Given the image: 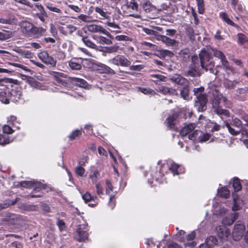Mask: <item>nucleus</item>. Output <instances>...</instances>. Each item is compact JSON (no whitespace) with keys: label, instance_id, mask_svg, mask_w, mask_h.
<instances>
[{"label":"nucleus","instance_id":"obj_1","mask_svg":"<svg viewBox=\"0 0 248 248\" xmlns=\"http://www.w3.org/2000/svg\"><path fill=\"white\" fill-rule=\"evenodd\" d=\"M12 79H0V100L4 104H8L10 100L17 102L21 97V88L17 85H13Z\"/></svg>","mask_w":248,"mask_h":248},{"label":"nucleus","instance_id":"obj_2","mask_svg":"<svg viewBox=\"0 0 248 248\" xmlns=\"http://www.w3.org/2000/svg\"><path fill=\"white\" fill-rule=\"evenodd\" d=\"M209 54H213L216 57L220 59L221 62L226 58L222 51L216 48H211L207 50L204 49L201 51L199 57L202 68L205 71L209 70L211 73H214V62L211 60Z\"/></svg>","mask_w":248,"mask_h":248},{"label":"nucleus","instance_id":"obj_3","mask_svg":"<svg viewBox=\"0 0 248 248\" xmlns=\"http://www.w3.org/2000/svg\"><path fill=\"white\" fill-rule=\"evenodd\" d=\"M212 90H213L212 94L214 96L212 104L215 109V112L218 115H224L229 116V111L220 108L219 105L221 103L224 106L230 108L231 106V102L225 96H224L219 93L217 87L213 86Z\"/></svg>","mask_w":248,"mask_h":248},{"label":"nucleus","instance_id":"obj_4","mask_svg":"<svg viewBox=\"0 0 248 248\" xmlns=\"http://www.w3.org/2000/svg\"><path fill=\"white\" fill-rule=\"evenodd\" d=\"M199 59L198 56L192 57V63L189 66L187 75L191 77H199L201 75L199 69Z\"/></svg>","mask_w":248,"mask_h":248},{"label":"nucleus","instance_id":"obj_5","mask_svg":"<svg viewBox=\"0 0 248 248\" xmlns=\"http://www.w3.org/2000/svg\"><path fill=\"white\" fill-rule=\"evenodd\" d=\"M108 62L110 63L122 66H128L131 64L130 61L124 56L121 55H117L114 58L109 59Z\"/></svg>","mask_w":248,"mask_h":248},{"label":"nucleus","instance_id":"obj_6","mask_svg":"<svg viewBox=\"0 0 248 248\" xmlns=\"http://www.w3.org/2000/svg\"><path fill=\"white\" fill-rule=\"evenodd\" d=\"M88 30L91 32L102 33L110 38H113L111 34L100 25L90 24L87 26Z\"/></svg>","mask_w":248,"mask_h":248},{"label":"nucleus","instance_id":"obj_7","mask_svg":"<svg viewBox=\"0 0 248 248\" xmlns=\"http://www.w3.org/2000/svg\"><path fill=\"white\" fill-rule=\"evenodd\" d=\"M245 230V225L243 224H235L232 232V237L235 241L239 240L242 237Z\"/></svg>","mask_w":248,"mask_h":248},{"label":"nucleus","instance_id":"obj_8","mask_svg":"<svg viewBox=\"0 0 248 248\" xmlns=\"http://www.w3.org/2000/svg\"><path fill=\"white\" fill-rule=\"evenodd\" d=\"M21 31L28 36H31L34 25L28 21H22L20 23Z\"/></svg>","mask_w":248,"mask_h":248},{"label":"nucleus","instance_id":"obj_9","mask_svg":"<svg viewBox=\"0 0 248 248\" xmlns=\"http://www.w3.org/2000/svg\"><path fill=\"white\" fill-rule=\"evenodd\" d=\"M155 39L157 41H160L165 44L167 46H177L178 42L166 36L160 35L155 36Z\"/></svg>","mask_w":248,"mask_h":248},{"label":"nucleus","instance_id":"obj_10","mask_svg":"<svg viewBox=\"0 0 248 248\" xmlns=\"http://www.w3.org/2000/svg\"><path fill=\"white\" fill-rule=\"evenodd\" d=\"M218 237L222 241L227 240L230 232L229 229L224 226H219L217 229Z\"/></svg>","mask_w":248,"mask_h":248},{"label":"nucleus","instance_id":"obj_11","mask_svg":"<svg viewBox=\"0 0 248 248\" xmlns=\"http://www.w3.org/2000/svg\"><path fill=\"white\" fill-rule=\"evenodd\" d=\"M197 100L196 101L195 105L199 106V110L203 111L206 109L205 104L207 102V99L205 95L200 93L197 95Z\"/></svg>","mask_w":248,"mask_h":248},{"label":"nucleus","instance_id":"obj_12","mask_svg":"<svg viewBox=\"0 0 248 248\" xmlns=\"http://www.w3.org/2000/svg\"><path fill=\"white\" fill-rule=\"evenodd\" d=\"M199 135V138L200 140H209L211 139V136L208 133H202L201 131L199 130H195L192 133L189 134L188 136V138L190 139L191 138H196L197 136Z\"/></svg>","mask_w":248,"mask_h":248},{"label":"nucleus","instance_id":"obj_13","mask_svg":"<svg viewBox=\"0 0 248 248\" xmlns=\"http://www.w3.org/2000/svg\"><path fill=\"white\" fill-rule=\"evenodd\" d=\"M88 234L86 231L82 230L81 226L78 228L75 238L78 241H84L88 238Z\"/></svg>","mask_w":248,"mask_h":248},{"label":"nucleus","instance_id":"obj_14","mask_svg":"<svg viewBox=\"0 0 248 248\" xmlns=\"http://www.w3.org/2000/svg\"><path fill=\"white\" fill-rule=\"evenodd\" d=\"M105 24L111 28L109 29L111 32H115L116 33L121 32L119 25L116 23L111 21L110 19V17L108 18V19H107V21L105 23Z\"/></svg>","mask_w":248,"mask_h":248},{"label":"nucleus","instance_id":"obj_15","mask_svg":"<svg viewBox=\"0 0 248 248\" xmlns=\"http://www.w3.org/2000/svg\"><path fill=\"white\" fill-rule=\"evenodd\" d=\"M195 128V124H190L182 128L179 133L181 138H183L189 134Z\"/></svg>","mask_w":248,"mask_h":248},{"label":"nucleus","instance_id":"obj_16","mask_svg":"<svg viewBox=\"0 0 248 248\" xmlns=\"http://www.w3.org/2000/svg\"><path fill=\"white\" fill-rule=\"evenodd\" d=\"M156 91L164 95H173L176 94V91L175 90L165 86L158 87Z\"/></svg>","mask_w":248,"mask_h":248},{"label":"nucleus","instance_id":"obj_17","mask_svg":"<svg viewBox=\"0 0 248 248\" xmlns=\"http://www.w3.org/2000/svg\"><path fill=\"white\" fill-rule=\"evenodd\" d=\"M176 118L177 115L176 114H173L167 119V126L170 129L174 130H176L177 129V128L175 126V124H176Z\"/></svg>","mask_w":248,"mask_h":248},{"label":"nucleus","instance_id":"obj_18","mask_svg":"<svg viewBox=\"0 0 248 248\" xmlns=\"http://www.w3.org/2000/svg\"><path fill=\"white\" fill-rule=\"evenodd\" d=\"M46 31V30L42 27H37L34 25L31 32V36L34 35L39 37L43 35Z\"/></svg>","mask_w":248,"mask_h":248},{"label":"nucleus","instance_id":"obj_19","mask_svg":"<svg viewBox=\"0 0 248 248\" xmlns=\"http://www.w3.org/2000/svg\"><path fill=\"white\" fill-rule=\"evenodd\" d=\"M221 62V67L227 73L234 72V69L230 65L229 62L226 58L225 59H223Z\"/></svg>","mask_w":248,"mask_h":248},{"label":"nucleus","instance_id":"obj_20","mask_svg":"<svg viewBox=\"0 0 248 248\" xmlns=\"http://www.w3.org/2000/svg\"><path fill=\"white\" fill-rule=\"evenodd\" d=\"M15 51L25 58H31L33 56L32 53L29 50L17 48L15 49Z\"/></svg>","mask_w":248,"mask_h":248},{"label":"nucleus","instance_id":"obj_21","mask_svg":"<svg viewBox=\"0 0 248 248\" xmlns=\"http://www.w3.org/2000/svg\"><path fill=\"white\" fill-rule=\"evenodd\" d=\"M171 79L173 82L180 85L185 84L187 82V80L186 78H183L179 75L173 76Z\"/></svg>","mask_w":248,"mask_h":248},{"label":"nucleus","instance_id":"obj_22","mask_svg":"<svg viewBox=\"0 0 248 248\" xmlns=\"http://www.w3.org/2000/svg\"><path fill=\"white\" fill-rule=\"evenodd\" d=\"M181 97L185 100H188L190 99L189 96V89L187 85H185L180 91Z\"/></svg>","mask_w":248,"mask_h":248},{"label":"nucleus","instance_id":"obj_23","mask_svg":"<svg viewBox=\"0 0 248 248\" xmlns=\"http://www.w3.org/2000/svg\"><path fill=\"white\" fill-rule=\"evenodd\" d=\"M218 194L219 196L228 198L230 196L229 190L226 187H221L218 189Z\"/></svg>","mask_w":248,"mask_h":248},{"label":"nucleus","instance_id":"obj_24","mask_svg":"<svg viewBox=\"0 0 248 248\" xmlns=\"http://www.w3.org/2000/svg\"><path fill=\"white\" fill-rule=\"evenodd\" d=\"M138 91H140L145 94L155 95L156 94L155 91L150 88L138 87Z\"/></svg>","mask_w":248,"mask_h":248},{"label":"nucleus","instance_id":"obj_25","mask_svg":"<svg viewBox=\"0 0 248 248\" xmlns=\"http://www.w3.org/2000/svg\"><path fill=\"white\" fill-rule=\"evenodd\" d=\"M46 6L47 9L52 12L58 13L59 14H62V10L60 9L55 7L52 3H47L46 4Z\"/></svg>","mask_w":248,"mask_h":248},{"label":"nucleus","instance_id":"obj_26","mask_svg":"<svg viewBox=\"0 0 248 248\" xmlns=\"http://www.w3.org/2000/svg\"><path fill=\"white\" fill-rule=\"evenodd\" d=\"M96 40L97 42L100 44L110 45L112 44L111 40L106 38L102 36H99L97 37Z\"/></svg>","mask_w":248,"mask_h":248},{"label":"nucleus","instance_id":"obj_27","mask_svg":"<svg viewBox=\"0 0 248 248\" xmlns=\"http://www.w3.org/2000/svg\"><path fill=\"white\" fill-rule=\"evenodd\" d=\"M211 247L213 245H217V240L216 237L214 236H210L208 237L205 241Z\"/></svg>","mask_w":248,"mask_h":248},{"label":"nucleus","instance_id":"obj_28","mask_svg":"<svg viewBox=\"0 0 248 248\" xmlns=\"http://www.w3.org/2000/svg\"><path fill=\"white\" fill-rule=\"evenodd\" d=\"M220 17L227 24L234 26V23L230 19L228 16L225 13H221L219 14Z\"/></svg>","mask_w":248,"mask_h":248},{"label":"nucleus","instance_id":"obj_29","mask_svg":"<svg viewBox=\"0 0 248 248\" xmlns=\"http://www.w3.org/2000/svg\"><path fill=\"white\" fill-rule=\"evenodd\" d=\"M74 81L78 86L80 87L85 88L87 86V82L83 79L75 78H74Z\"/></svg>","mask_w":248,"mask_h":248},{"label":"nucleus","instance_id":"obj_30","mask_svg":"<svg viewBox=\"0 0 248 248\" xmlns=\"http://www.w3.org/2000/svg\"><path fill=\"white\" fill-rule=\"evenodd\" d=\"M82 40L87 46L92 48L97 49V46L94 43H92L87 37H83L82 38Z\"/></svg>","mask_w":248,"mask_h":248},{"label":"nucleus","instance_id":"obj_31","mask_svg":"<svg viewBox=\"0 0 248 248\" xmlns=\"http://www.w3.org/2000/svg\"><path fill=\"white\" fill-rule=\"evenodd\" d=\"M69 66L72 69L75 70H80L82 66L81 64L79 63L70 61L69 62Z\"/></svg>","mask_w":248,"mask_h":248},{"label":"nucleus","instance_id":"obj_32","mask_svg":"<svg viewBox=\"0 0 248 248\" xmlns=\"http://www.w3.org/2000/svg\"><path fill=\"white\" fill-rule=\"evenodd\" d=\"M238 82L236 81H231L227 79H225L224 81V85L225 86V87L228 88H232Z\"/></svg>","mask_w":248,"mask_h":248},{"label":"nucleus","instance_id":"obj_33","mask_svg":"<svg viewBox=\"0 0 248 248\" xmlns=\"http://www.w3.org/2000/svg\"><path fill=\"white\" fill-rule=\"evenodd\" d=\"M95 12L98 13L101 16L107 19H108L110 16L108 15L107 12L104 11L102 8L96 7L95 9Z\"/></svg>","mask_w":248,"mask_h":248},{"label":"nucleus","instance_id":"obj_34","mask_svg":"<svg viewBox=\"0 0 248 248\" xmlns=\"http://www.w3.org/2000/svg\"><path fill=\"white\" fill-rule=\"evenodd\" d=\"M76 18L86 23H90L92 22V20L91 19L90 16L84 14H80L78 16L77 18Z\"/></svg>","mask_w":248,"mask_h":248},{"label":"nucleus","instance_id":"obj_35","mask_svg":"<svg viewBox=\"0 0 248 248\" xmlns=\"http://www.w3.org/2000/svg\"><path fill=\"white\" fill-rule=\"evenodd\" d=\"M32 181L33 184H32V188H33L35 190L45 188V185L41 183V182L35 181Z\"/></svg>","mask_w":248,"mask_h":248},{"label":"nucleus","instance_id":"obj_36","mask_svg":"<svg viewBox=\"0 0 248 248\" xmlns=\"http://www.w3.org/2000/svg\"><path fill=\"white\" fill-rule=\"evenodd\" d=\"M232 186L236 191L240 190L242 188L239 180L237 178L233 179Z\"/></svg>","mask_w":248,"mask_h":248},{"label":"nucleus","instance_id":"obj_37","mask_svg":"<svg viewBox=\"0 0 248 248\" xmlns=\"http://www.w3.org/2000/svg\"><path fill=\"white\" fill-rule=\"evenodd\" d=\"M82 199L86 202H87L91 201H94V199H97V197L96 196H92L89 192H86L82 195Z\"/></svg>","mask_w":248,"mask_h":248},{"label":"nucleus","instance_id":"obj_38","mask_svg":"<svg viewBox=\"0 0 248 248\" xmlns=\"http://www.w3.org/2000/svg\"><path fill=\"white\" fill-rule=\"evenodd\" d=\"M196 1L199 13L200 14H202L204 11L203 0H196Z\"/></svg>","mask_w":248,"mask_h":248},{"label":"nucleus","instance_id":"obj_39","mask_svg":"<svg viewBox=\"0 0 248 248\" xmlns=\"http://www.w3.org/2000/svg\"><path fill=\"white\" fill-rule=\"evenodd\" d=\"M44 62L46 64L50 65L52 66H55L56 64V61L51 56L48 55Z\"/></svg>","mask_w":248,"mask_h":248},{"label":"nucleus","instance_id":"obj_40","mask_svg":"<svg viewBox=\"0 0 248 248\" xmlns=\"http://www.w3.org/2000/svg\"><path fill=\"white\" fill-rule=\"evenodd\" d=\"M160 55L161 56L162 58H165V57H172L173 55V54L172 52L170 50H166V49H162L159 51Z\"/></svg>","mask_w":248,"mask_h":248},{"label":"nucleus","instance_id":"obj_41","mask_svg":"<svg viewBox=\"0 0 248 248\" xmlns=\"http://www.w3.org/2000/svg\"><path fill=\"white\" fill-rule=\"evenodd\" d=\"M32 184H33L32 181H25L20 183L21 187L26 188H32Z\"/></svg>","mask_w":248,"mask_h":248},{"label":"nucleus","instance_id":"obj_42","mask_svg":"<svg viewBox=\"0 0 248 248\" xmlns=\"http://www.w3.org/2000/svg\"><path fill=\"white\" fill-rule=\"evenodd\" d=\"M238 42L241 45L244 44L245 43L247 42L248 40L247 37L242 33H238Z\"/></svg>","mask_w":248,"mask_h":248},{"label":"nucleus","instance_id":"obj_43","mask_svg":"<svg viewBox=\"0 0 248 248\" xmlns=\"http://www.w3.org/2000/svg\"><path fill=\"white\" fill-rule=\"evenodd\" d=\"M34 16L38 17L42 22H44L47 15L46 13L40 12L39 13H36Z\"/></svg>","mask_w":248,"mask_h":248},{"label":"nucleus","instance_id":"obj_44","mask_svg":"<svg viewBox=\"0 0 248 248\" xmlns=\"http://www.w3.org/2000/svg\"><path fill=\"white\" fill-rule=\"evenodd\" d=\"M226 126L227 128L228 129V131H229V132L232 135H237L238 134V133L239 132L240 129H235L233 128L228 123H227L226 124Z\"/></svg>","mask_w":248,"mask_h":248},{"label":"nucleus","instance_id":"obj_45","mask_svg":"<svg viewBox=\"0 0 248 248\" xmlns=\"http://www.w3.org/2000/svg\"><path fill=\"white\" fill-rule=\"evenodd\" d=\"M119 48V46H114L109 47H107L106 48V50L105 51L107 53H114L118 51Z\"/></svg>","mask_w":248,"mask_h":248},{"label":"nucleus","instance_id":"obj_46","mask_svg":"<svg viewBox=\"0 0 248 248\" xmlns=\"http://www.w3.org/2000/svg\"><path fill=\"white\" fill-rule=\"evenodd\" d=\"M39 58L44 62L48 56V54L46 51H42L38 54Z\"/></svg>","mask_w":248,"mask_h":248},{"label":"nucleus","instance_id":"obj_47","mask_svg":"<svg viewBox=\"0 0 248 248\" xmlns=\"http://www.w3.org/2000/svg\"><path fill=\"white\" fill-rule=\"evenodd\" d=\"M143 31L146 34L154 36L155 39V36L159 35L157 33V32L156 31H155L153 30H152L151 29H148V28H143Z\"/></svg>","mask_w":248,"mask_h":248},{"label":"nucleus","instance_id":"obj_48","mask_svg":"<svg viewBox=\"0 0 248 248\" xmlns=\"http://www.w3.org/2000/svg\"><path fill=\"white\" fill-rule=\"evenodd\" d=\"M232 124L233 125L235 126L237 129H240L242 127L241 122L237 118H235L233 119Z\"/></svg>","mask_w":248,"mask_h":248},{"label":"nucleus","instance_id":"obj_49","mask_svg":"<svg viewBox=\"0 0 248 248\" xmlns=\"http://www.w3.org/2000/svg\"><path fill=\"white\" fill-rule=\"evenodd\" d=\"M10 217L11 220L14 221L13 223L15 224H18L21 220L20 217L16 215H12Z\"/></svg>","mask_w":248,"mask_h":248},{"label":"nucleus","instance_id":"obj_50","mask_svg":"<svg viewBox=\"0 0 248 248\" xmlns=\"http://www.w3.org/2000/svg\"><path fill=\"white\" fill-rule=\"evenodd\" d=\"M106 193L107 194H109L113 190V186L110 183V182L108 180H106Z\"/></svg>","mask_w":248,"mask_h":248},{"label":"nucleus","instance_id":"obj_51","mask_svg":"<svg viewBox=\"0 0 248 248\" xmlns=\"http://www.w3.org/2000/svg\"><path fill=\"white\" fill-rule=\"evenodd\" d=\"M96 189V193L99 196H101L103 194V188L101 185L99 183H97L95 185Z\"/></svg>","mask_w":248,"mask_h":248},{"label":"nucleus","instance_id":"obj_52","mask_svg":"<svg viewBox=\"0 0 248 248\" xmlns=\"http://www.w3.org/2000/svg\"><path fill=\"white\" fill-rule=\"evenodd\" d=\"M81 134V131L79 130H77L73 131V132L70 135L69 138L70 139H75L78 138L79 135Z\"/></svg>","mask_w":248,"mask_h":248},{"label":"nucleus","instance_id":"obj_53","mask_svg":"<svg viewBox=\"0 0 248 248\" xmlns=\"http://www.w3.org/2000/svg\"><path fill=\"white\" fill-rule=\"evenodd\" d=\"M179 167V165L176 164V163H172L170 168V170H171L174 174H178L177 172V169Z\"/></svg>","mask_w":248,"mask_h":248},{"label":"nucleus","instance_id":"obj_54","mask_svg":"<svg viewBox=\"0 0 248 248\" xmlns=\"http://www.w3.org/2000/svg\"><path fill=\"white\" fill-rule=\"evenodd\" d=\"M9 64L11 65H13V66H14L15 67H18V68H20L25 71H29L30 70L27 68V67L22 64H20L19 63H12V62H9Z\"/></svg>","mask_w":248,"mask_h":248},{"label":"nucleus","instance_id":"obj_55","mask_svg":"<svg viewBox=\"0 0 248 248\" xmlns=\"http://www.w3.org/2000/svg\"><path fill=\"white\" fill-rule=\"evenodd\" d=\"M57 224L59 226L61 231L63 230L65 228V223L62 220L58 219Z\"/></svg>","mask_w":248,"mask_h":248},{"label":"nucleus","instance_id":"obj_56","mask_svg":"<svg viewBox=\"0 0 248 248\" xmlns=\"http://www.w3.org/2000/svg\"><path fill=\"white\" fill-rule=\"evenodd\" d=\"M115 39L117 41H128L129 40V38L128 36L124 35H117L115 37Z\"/></svg>","mask_w":248,"mask_h":248},{"label":"nucleus","instance_id":"obj_57","mask_svg":"<svg viewBox=\"0 0 248 248\" xmlns=\"http://www.w3.org/2000/svg\"><path fill=\"white\" fill-rule=\"evenodd\" d=\"M84 171V169L81 167H78L76 168V173L80 176H82L83 175Z\"/></svg>","mask_w":248,"mask_h":248},{"label":"nucleus","instance_id":"obj_58","mask_svg":"<svg viewBox=\"0 0 248 248\" xmlns=\"http://www.w3.org/2000/svg\"><path fill=\"white\" fill-rule=\"evenodd\" d=\"M3 131L6 134H11L13 133V130L10 126L5 125L3 126Z\"/></svg>","mask_w":248,"mask_h":248},{"label":"nucleus","instance_id":"obj_59","mask_svg":"<svg viewBox=\"0 0 248 248\" xmlns=\"http://www.w3.org/2000/svg\"><path fill=\"white\" fill-rule=\"evenodd\" d=\"M68 6L70 9L72 10L73 11L77 13H80L81 11V8L77 5L69 4L68 5Z\"/></svg>","mask_w":248,"mask_h":248},{"label":"nucleus","instance_id":"obj_60","mask_svg":"<svg viewBox=\"0 0 248 248\" xmlns=\"http://www.w3.org/2000/svg\"><path fill=\"white\" fill-rule=\"evenodd\" d=\"M191 14L194 18L195 24L198 25L199 22V19L197 17V15L196 12L193 8H191Z\"/></svg>","mask_w":248,"mask_h":248},{"label":"nucleus","instance_id":"obj_61","mask_svg":"<svg viewBox=\"0 0 248 248\" xmlns=\"http://www.w3.org/2000/svg\"><path fill=\"white\" fill-rule=\"evenodd\" d=\"M99 175V173L98 171H95L92 175L90 176V178L92 180L93 182H95L97 178Z\"/></svg>","mask_w":248,"mask_h":248},{"label":"nucleus","instance_id":"obj_62","mask_svg":"<svg viewBox=\"0 0 248 248\" xmlns=\"http://www.w3.org/2000/svg\"><path fill=\"white\" fill-rule=\"evenodd\" d=\"M143 67L141 65H132L130 67V69L133 71H140Z\"/></svg>","mask_w":248,"mask_h":248},{"label":"nucleus","instance_id":"obj_63","mask_svg":"<svg viewBox=\"0 0 248 248\" xmlns=\"http://www.w3.org/2000/svg\"><path fill=\"white\" fill-rule=\"evenodd\" d=\"M151 77L156 78L158 80L165 81L166 78L161 75H152Z\"/></svg>","mask_w":248,"mask_h":248},{"label":"nucleus","instance_id":"obj_64","mask_svg":"<svg viewBox=\"0 0 248 248\" xmlns=\"http://www.w3.org/2000/svg\"><path fill=\"white\" fill-rule=\"evenodd\" d=\"M98 151L100 155H102L105 156H107L108 155L107 152L103 148L101 147H98Z\"/></svg>","mask_w":248,"mask_h":248}]
</instances>
